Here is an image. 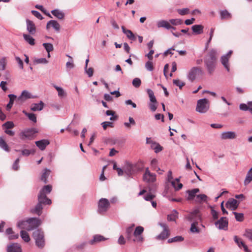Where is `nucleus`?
<instances>
[{
    "label": "nucleus",
    "instance_id": "59",
    "mask_svg": "<svg viewBox=\"0 0 252 252\" xmlns=\"http://www.w3.org/2000/svg\"><path fill=\"white\" fill-rule=\"evenodd\" d=\"M211 215L214 220H217L219 218V213L214 209H211Z\"/></svg>",
    "mask_w": 252,
    "mask_h": 252
},
{
    "label": "nucleus",
    "instance_id": "36",
    "mask_svg": "<svg viewBox=\"0 0 252 252\" xmlns=\"http://www.w3.org/2000/svg\"><path fill=\"white\" fill-rule=\"evenodd\" d=\"M23 37L24 39L31 45H34L35 44L34 39L30 35L24 34Z\"/></svg>",
    "mask_w": 252,
    "mask_h": 252
},
{
    "label": "nucleus",
    "instance_id": "54",
    "mask_svg": "<svg viewBox=\"0 0 252 252\" xmlns=\"http://www.w3.org/2000/svg\"><path fill=\"white\" fill-rule=\"evenodd\" d=\"M141 84V81L139 78H135L132 81V85L136 88H138Z\"/></svg>",
    "mask_w": 252,
    "mask_h": 252
},
{
    "label": "nucleus",
    "instance_id": "23",
    "mask_svg": "<svg viewBox=\"0 0 252 252\" xmlns=\"http://www.w3.org/2000/svg\"><path fill=\"white\" fill-rule=\"evenodd\" d=\"M107 239L105 238L104 237H103V236L102 235H95L94 236V238L93 240H91L90 242H89V243L91 244V245H94L95 244V243H99V242H100L101 241H105Z\"/></svg>",
    "mask_w": 252,
    "mask_h": 252
},
{
    "label": "nucleus",
    "instance_id": "41",
    "mask_svg": "<svg viewBox=\"0 0 252 252\" xmlns=\"http://www.w3.org/2000/svg\"><path fill=\"white\" fill-rule=\"evenodd\" d=\"M198 222H193L191 224L190 231L193 233H199L200 232L199 229L197 227Z\"/></svg>",
    "mask_w": 252,
    "mask_h": 252
},
{
    "label": "nucleus",
    "instance_id": "35",
    "mask_svg": "<svg viewBox=\"0 0 252 252\" xmlns=\"http://www.w3.org/2000/svg\"><path fill=\"white\" fill-rule=\"evenodd\" d=\"M8 96L10 100H9V103L6 105V109L7 110H9L11 108V107L13 104L14 101L15 99V98H16V96L14 94H9L8 95Z\"/></svg>",
    "mask_w": 252,
    "mask_h": 252
},
{
    "label": "nucleus",
    "instance_id": "22",
    "mask_svg": "<svg viewBox=\"0 0 252 252\" xmlns=\"http://www.w3.org/2000/svg\"><path fill=\"white\" fill-rule=\"evenodd\" d=\"M51 173V171L45 168L43 171L40 177V180L43 182L45 184H47L48 183L47 178L49 176Z\"/></svg>",
    "mask_w": 252,
    "mask_h": 252
},
{
    "label": "nucleus",
    "instance_id": "39",
    "mask_svg": "<svg viewBox=\"0 0 252 252\" xmlns=\"http://www.w3.org/2000/svg\"><path fill=\"white\" fill-rule=\"evenodd\" d=\"M0 147L5 151L9 152L10 151L9 147L2 137H0Z\"/></svg>",
    "mask_w": 252,
    "mask_h": 252
},
{
    "label": "nucleus",
    "instance_id": "51",
    "mask_svg": "<svg viewBox=\"0 0 252 252\" xmlns=\"http://www.w3.org/2000/svg\"><path fill=\"white\" fill-rule=\"evenodd\" d=\"M7 64V60L6 58L4 57L0 60V69L3 70L5 68L6 65Z\"/></svg>",
    "mask_w": 252,
    "mask_h": 252
},
{
    "label": "nucleus",
    "instance_id": "28",
    "mask_svg": "<svg viewBox=\"0 0 252 252\" xmlns=\"http://www.w3.org/2000/svg\"><path fill=\"white\" fill-rule=\"evenodd\" d=\"M44 103L40 101L39 103H33L31 105V109L33 111H41L43 108Z\"/></svg>",
    "mask_w": 252,
    "mask_h": 252
},
{
    "label": "nucleus",
    "instance_id": "24",
    "mask_svg": "<svg viewBox=\"0 0 252 252\" xmlns=\"http://www.w3.org/2000/svg\"><path fill=\"white\" fill-rule=\"evenodd\" d=\"M181 177L176 178L174 180L171 182L172 186L174 187L176 191L179 190L183 187V184L179 183Z\"/></svg>",
    "mask_w": 252,
    "mask_h": 252
},
{
    "label": "nucleus",
    "instance_id": "32",
    "mask_svg": "<svg viewBox=\"0 0 252 252\" xmlns=\"http://www.w3.org/2000/svg\"><path fill=\"white\" fill-rule=\"evenodd\" d=\"M252 181V167L249 170L246 175L244 184L245 186L248 185Z\"/></svg>",
    "mask_w": 252,
    "mask_h": 252
},
{
    "label": "nucleus",
    "instance_id": "58",
    "mask_svg": "<svg viewBox=\"0 0 252 252\" xmlns=\"http://www.w3.org/2000/svg\"><path fill=\"white\" fill-rule=\"evenodd\" d=\"M19 161H20L19 158H18L15 160V161L14 162L13 166H12V168L14 170L17 171L18 170L19 167Z\"/></svg>",
    "mask_w": 252,
    "mask_h": 252
},
{
    "label": "nucleus",
    "instance_id": "7",
    "mask_svg": "<svg viewBox=\"0 0 252 252\" xmlns=\"http://www.w3.org/2000/svg\"><path fill=\"white\" fill-rule=\"evenodd\" d=\"M147 92L150 100V102L148 104L149 107L152 111L154 112L156 110L157 108V99L154 95L153 91L152 90L147 89Z\"/></svg>",
    "mask_w": 252,
    "mask_h": 252
},
{
    "label": "nucleus",
    "instance_id": "33",
    "mask_svg": "<svg viewBox=\"0 0 252 252\" xmlns=\"http://www.w3.org/2000/svg\"><path fill=\"white\" fill-rule=\"evenodd\" d=\"M52 14L59 19H63L64 17V14L58 9L53 10L51 11Z\"/></svg>",
    "mask_w": 252,
    "mask_h": 252
},
{
    "label": "nucleus",
    "instance_id": "63",
    "mask_svg": "<svg viewBox=\"0 0 252 252\" xmlns=\"http://www.w3.org/2000/svg\"><path fill=\"white\" fill-rule=\"evenodd\" d=\"M15 60L17 61V62L19 64L20 67L21 69H23V62L22 60L18 57H16Z\"/></svg>",
    "mask_w": 252,
    "mask_h": 252
},
{
    "label": "nucleus",
    "instance_id": "4",
    "mask_svg": "<svg viewBox=\"0 0 252 252\" xmlns=\"http://www.w3.org/2000/svg\"><path fill=\"white\" fill-rule=\"evenodd\" d=\"M32 236L35 240L36 245L39 248H43L45 246V239L43 231L37 229L33 232Z\"/></svg>",
    "mask_w": 252,
    "mask_h": 252
},
{
    "label": "nucleus",
    "instance_id": "57",
    "mask_svg": "<svg viewBox=\"0 0 252 252\" xmlns=\"http://www.w3.org/2000/svg\"><path fill=\"white\" fill-rule=\"evenodd\" d=\"M106 114L107 116L111 115L112 117L110 118V120L111 121L115 120L117 119L116 116H114L115 112L112 110H107L106 112Z\"/></svg>",
    "mask_w": 252,
    "mask_h": 252
},
{
    "label": "nucleus",
    "instance_id": "3",
    "mask_svg": "<svg viewBox=\"0 0 252 252\" xmlns=\"http://www.w3.org/2000/svg\"><path fill=\"white\" fill-rule=\"evenodd\" d=\"M41 224V220L37 218H31L26 221H22L18 222V226L22 229H26L28 231H31Z\"/></svg>",
    "mask_w": 252,
    "mask_h": 252
},
{
    "label": "nucleus",
    "instance_id": "31",
    "mask_svg": "<svg viewBox=\"0 0 252 252\" xmlns=\"http://www.w3.org/2000/svg\"><path fill=\"white\" fill-rule=\"evenodd\" d=\"M193 32L196 34H199L203 32V27L200 25H195L191 27Z\"/></svg>",
    "mask_w": 252,
    "mask_h": 252
},
{
    "label": "nucleus",
    "instance_id": "9",
    "mask_svg": "<svg viewBox=\"0 0 252 252\" xmlns=\"http://www.w3.org/2000/svg\"><path fill=\"white\" fill-rule=\"evenodd\" d=\"M110 207V203L106 198H101L98 203V211L100 214L106 212Z\"/></svg>",
    "mask_w": 252,
    "mask_h": 252
},
{
    "label": "nucleus",
    "instance_id": "20",
    "mask_svg": "<svg viewBox=\"0 0 252 252\" xmlns=\"http://www.w3.org/2000/svg\"><path fill=\"white\" fill-rule=\"evenodd\" d=\"M36 145L41 150L45 149L47 146L50 144V142L47 139H42L35 142Z\"/></svg>",
    "mask_w": 252,
    "mask_h": 252
},
{
    "label": "nucleus",
    "instance_id": "5",
    "mask_svg": "<svg viewBox=\"0 0 252 252\" xmlns=\"http://www.w3.org/2000/svg\"><path fill=\"white\" fill-rule=\"evenodd\" d=\"M209 109V101L206 98L200 99L197 101L196 111L204 113Z\"/></svg>",
    "mask_w": 252,
    "mask_h": 252
},
{
    "label": "nucleus",
    "instance_id": "21",
    "mask_svg": "<svg viewBox=\"0 0 252 252\" xmlns=\"http://www.w3.org/2000/svg\"><path fill=\"white\" fill-rule=\"evenodd\" d=\"M51 26L58 32L60 30V25L59 23L55 20H50L47 23L46 25L47 30H48Z\"/></svg>",
    "mask_w": 252,
    "mask_h": 252
},
{
    "label": "nucleus",
    "instance_id": "8",
    "mask_svg": "<svg viewBox=\"0 0 252 252\" xmlns=\"http://www.w3.org/2000/svg\"><path fill=\"white\" fill-rule=\"evenodd\" d=\"M162 228V231L158 234V240H164L170 235V231L168 226L164 223L158 224Z\"/></svg>",
    "mask_w": 252,
    "mask_h": 252
},
{
    "label": "nucleus",
    "instance_id": "17",
    "mask_svg": "<svg viewBox=\"0 0 252 252\" xmlns=\"http://www.w3.org/2000/svg\"><path fill=\"white\" fill-rule=\"evenodd\" d=\"M7 252H22L21 246L18 243H12L7 246Z\"/></svg>",
    "mask_w": 252,
    "mask_h": 252
},
{
    "label": "nucleus",
    "instance_id": "14",
    "mask_svg": "<svg viewBox=\"0 0 252 252\" xmlns=\"http://www.w3.org/2000/svg\"><path fill=\"white\" fill-rule=\"evenodd\" d=\"M240 204V201L234 198H230L226 203V207L232 211H234L237 209Z\"/></svg>",
    "mask_w": 252,
    "mask_h": 252
},
{
    "label": "nucleus",
    "instance_id": "16",
    "mask_svg": "<svg viewBox=\"0 0 252 252\" xmlns=\"http://www.w3.org/2000/svg\"><path fill=\"white\" fill-rule=\"evenodd\" d=\"M144 181L147 182H153L156 180V175L150 172L148 169H147L143 176Z\"/></svg>",
    "mask_w": 252,
    "mask_h": 252
},
{
    "label": "nucleus",
    "instance_id": "10",
    "mask_svg": "<svg viewBox=\"0 0 252 252\" xmlns=\"http://www.w3.org/2000/svg\"><path fill=\"white\" fill-rule=\"evenodd\" d=\"M37 132V130L33 128L25 130L20 133V138L22 140H25L26 138L31 139Z\"/></svg>",
    "mask_w": 252,
    "mask_h": 252
},
{
    "label": "nucleus",
    "instance_id": "42",
    "mask_svg": "<svg viewBox=\"0 0 252 252\" xmlns=\"http://www.w3.org/2000/svg\"><path fill=\"white\" fill-rule=\"evenodd\" d=\"M184 240V238L181 236H177L172 238L169 239L167 241L168 243H171L173 242H181Z\"/></svg>",
    "mask_w": 252,
    "mask_h": 252
},
{
    "label": "nucleus",
    "instance_id": "13",
    "mask_svg": "<svg viewBox=\"0 0 252 252\" xmlns=\"http://www.w3.org/2000/svg\"><path fill=\"white\" fill-rule=\"evenodd\" d=\"M187 219L190 221H192V222H196L198 223L199 221L201 220V217L199 211L197 209L193 210L189 214Z\"/></svg>",
    "mask_w": 252,
    "mask_h": 252
},
{
    "label": "nucleus",
    "instance_id": "38",
    "mask_svg": "<svg viewBox=\"0 0 252 252\" xmlns=\"http://www.w3.org/2000/svg\"><path fill=\"white\" fill-rule=\"evenodd\" d=\"M178 212L176 210H174L173 213L171 214L168 215L167 216V220L168 221H175L178 218Z\"/></svg>",
    "mask_w": 252,
    "mask_h": 252
},
{
    "label": "nucleus",
    "instance_id": "62",
    "mask_svg": "<svg viewBox=\"0 0 252 252\" xmlns=\"http://www.w3.org/2000/svg\"><path fill=\"white\" fill-rule=\"evenodd\" d=\"M34 62L36 63H47L48 61L45 58H41L35 60Z\"/></svg>",
    "mask_w": 252,
    "mask_h": 252
},
{
    "label": "nucleus",
    "instance_id": "25",
    "mask_svg": "<svg viewBox=\"0 0 252 252\" xmlns=\"http://www.w3.org/2000/svg\"><path fill=\"white\" fill-rule=\"evenodd\" d=\"M163 28L166 30H169L171 28V23L170 20L169 21L166 20H160L158 21V28Z\"/></svg>",
    "mask_w": 252,
    "mask_h": 252
},
{
    "label": "nucleus",
    "instance_id": "48",
    "mask_svg": "<svg viewBox=\"0 0 252 252\" xmlns=\"http://www.w3.org/2000/svg\"><path fill=\"white\" fill-rule=\"evenodd\" d=\"M243 236L252 241V229H246Z\"/></svg>",
    "mask_w": 252,
    "mask_h": 252
},
{
    "label": "nucleus",
    "instance_id": "29",
    "mask_svg": "<svg viewBox=\"0 0 252 252\" xmlns=\"http://www.w3.org/2000/svg\"><path fill=\"white\" fill-rule=\"evenodd\" d=\"M240 109L243 111H249L252 114V101L248 103V105L242 103L240 105Z\"/></svg>",
    "mask_w": 252,
    "mask_h": 252
},
{
    "label": "nucleus",
    "instance_id": "30",
    "mask_svg": "<svg viewBox=\"0 0 252 252\" xmlns=\"http://www.w3.org/2000/svg\"><path fill=\"white\" fill-rule=\"evenodd\" d=\"M199 192V189H194L191 190H188L187 193H188L189 196L188 197V200L193 199L196 196V193Z\"/></svg>",
    "mask_w": 252,
    "mask_h": 252
},
{
    "label": "nucleus",
    "instance_id": "15",
    "mask_svg": "<svg viewBox=\"0 0 252 252\" xmlns=\"http://www.w3.org/2000/svg\"><path fill=\"white\" fill-rule=\"evenodd\" d=\"M232 53V51L230 50L226 55H223L220 59V62L227 71H229V59Z\"/></svg>",
    "mask_w": 252,
    "mask_h": 252
},
{
    "label": "nucleus",
    "instance_id": "43",
    "mask_svg": "<svg viewBox=\"0 0 252 252\" xmlns=\"http://www.w3.org/2000/svg\"><path fill=\"white\" fill-rule=\"evenodd\" d=\"M134 224H133L131 226L127 228L126 230V238L128 240H130L131 237V234L133 230V227Z\"/></svg>",
    "mask_w": 252,
    "mask_h": 252
},
{
    "label": "nucleus",
    "instance_id": "37",
    "mask_svg": "<svg viewBox=\"0 0 252 252\" xmlns=\"http://www.w3.org/2000/svg\"><path fill=\"white\" fill-rule=\"evenodd\" d=\"M20 234L21 238L25 242H29L31 240L29 234L26 231L21 230L20 232Z\"/></svg>",
    "mask_w": 252,
    "mask_h": 252
},
{
    "label": "nucleus",
    "instance_id": "55",
    "mask_svg": "<svg viewBox=\"0 0 252 252\" xmlns=\"http://www.w3.org/2000/svg\"><path fill=\"white\" fill-rule=\"evenodd\" d=\"M152 60H149L145 64V67L149 71H152L154 69L153 64Z\"/></svg>",
    "mask_w": 252,
    "mask_h": 252
},
{
    "label": "nucleus",
    "instance_id": "46",
    "mask_svg": "<svg viewBox=\"0 0 252 252\" xmlns=\"http://www.w3.org/2000/svg\"><path fill=\"white\" fill-rule=\"evenodd\" d=\"M232 213L234 215L237 221L241 222L244 220V214L243 213H239L236 212H232Z\"/></svg>",
    "mask_w": 252,
    "mask_h": 252
},
{
    "label": "nucleus",
    "instance_id": "12",
    "mask_svg": "<svg viewBox=\"0 0 252 252\" xmlns=\"http://www.w3.org/2000/svg\"><path fill=\"white\" fill-rule=\"evenodd\" d=\"M215 224L218 229L226 230L228 228V221L226 217H221L215 222Z\"/></svg>",
    "mask_w": 252,
    "mask_h": 252
},
{
    "label": "nucleus",
    "instance_id": "1",
    "mask_svg": "<svg viewBox=\"0 0 252 252\" xmlns=\"http://www.w3.org/2000/svg\"><path fill=\"white\" fill-rule=\"evenodd\" d=\"M52 189L50 185L44 186L40 190L38 195V203L34 208L31 209V212L40 216L42 213L43 206L50 205L52 203L51 199L47 197V194L50 193Z\"/></svg>",
    "mask_w": 252,
    "mask_h": 252
},
{
    "label": "nucleus",
    "instance_id": "64",
    "mask_svg": "<svg viewBox=\"0 0 252 252\" xmlns=\"http://www.w3.org/2000/svg\"><path fill=\"white\" fill-rule=\"evenodd\" d=\"M6 84L7 82L5 81H2L0 84V87H1L2 90L4 92H5L7 90V88L6 87Z\"/></svg>",
    "mask_w": 252,
    "mask_h": 252
},
{
    "label": "nucleus",
    "instance_id": "60",
    "mask_svg": "<svg viewBox=\"0 0 252 252\" xmlns=\"http://www.w3.org/2000/svg\"><path fill=\"white\" fill-rule=\"evenodd\" d=\"M32 13L34 16H35L38 19H40V20L43 19V18L42 16L41 15V14L39 12H38L37 11H35V10H32Z\"/></svg>",
    "mask_w": 252,
    "mask_h": 252
},
{
    "label": "nucleus",
    "instance_id": "61",
    "mask_svg": "<svg viewBox=\"0 0 252 252\" xmlns=\"http://www.w3.org/2000/svg\"><path fill=\"white\" fill-rule=\"evenodd\" d=\"M101 125H102L104 129H106L108 126L112 127V123L110 122H103Z\"/></svg>",
    "mask_w": 252,
    "mask_h": 252
},
{
    "label": "nucleus",
    "instance_id": "34",
    "mask_svg": "<svg viewBox=\"0 0 252 252\" xmlns=\"http://www.w3.org/2000/svg\"><path fill=\"white\" fill-rule=\"evenodd\" d=\"M220 15L221 19H230L232 17L231 13L226 10L220 11Z\"/></svg>",
    "mask_w": 252,
    "mask_h": 252
},
{
    "label": "nucleus",
    "instance_id": "47",
    "mask_svg": "<svg viewBox=\"0 0 252 252\" xmlns=\"http://www.w3.org/2000/svg\"><path fill=\"white\" fill-rule=\"evenodd\" d=\"M2 127L5 130L13 128L14 127V125L12 122L8 121L3 124L2 126Z\"/></svg>",
    "mask_w": 252,
    "mask_h": 252
},
{
    "label": "nucleus",
    "instance_id": "53",
    "mask_svg": "<svg viewBox=\"0 0 252 252\" xmlns=\"http://www.w3.org/2000/svg\"><path fill=\"white\" fill-rule=\"evenodd\" d=\"M189 9L188 8L179 9L177 10L178 13L181 15H185L189 13Z\"/></svg>",
    "mask_w": 252,
    "mask_h": 252
},
{
    "label": "nucleus",
    "instance_id": "19",
    "mask_svg": "<svg viewBox=\"0 0 252 252\" xmlns=\"http://www.w3.org/2000/svg\"><path fill=\"white\" fill-rule=\"evenodd\" d=\"M26 24L27 29L29 32L31 34H34L36 32V27L33 22L29 19H27Z\"/></svg>",
    "mask_w": 252,
    "mask_h": 252
},
{
    "label": "nucleus",
    "instance_id": "18",
    "mask_svg": "<svg viewBox=\"0 0 252 252\" xmlns=\"http://www.w3.org/2000/svg\"><path fill=\"white\" fill-rule=\"evenodd\" d=\"M236 138V134L234 131H225L220 135V138L222 140L234 139Z\"/></svg>",
    "mask_w": 252,
    "mask_h": 252
},
{
    "label": "nucleus",
    "instance_id": "52",
    "mask_svg": "<svg viewBox=\"0 0 252 252\" xmlns=\"http://www.w3.org/2000/svg\"><path fill=\"white\" fill-rule=\"evenodd\" d=\"M43 46L48 53H50L54 49L53 46L51 43H45L43 44Z\"/></svg>",
    "mask_w": 252,
    "mask_h": 252
},
{
    "label": "nucleus",
    "instance_id": "45",
    "mask_svg": "<svg viewBox=\"0 0 252 252\" xmlns=\"http://www.w3.org/2000/svg\"><path fill=\"white\" fill-rule=\"evenodd\" d=\"M171 25L172 26H178L183 24V21L180 19H170Z\"/></svg>",
    "mask_w": 252,
    "mask_h": 252
},
{
    "label": "nucleus",
    "instance_id": "49",
    "mask_svg": "<svg viewBox=\"0 0 252 252\" xmlns=\"http://www.w3.org/2000/svg\"><path fill=\"white\" fill-rule=\"evenodd\" d=\"M24 113L28 117V118L32 121L34 123L36 122V115L33 113H29L26 112L25 111H23Z\"/></svg>",
    "mask_w": 252,
    "mask_h": 252
},
{
    "label": "nucleus",
    "instance_id": "6",
    "mask_svg": "<svg viewBox=\"0 0 252 252\" xmlns=\"http://www.w3.org/2000/svg\"><path fill=\"white\" fill-rule=\"evenodd\" d=\"M203 74V71L201 67L194 66L192 67L189 71L188 78L190 82H192L197 76L202 75Z\"/></svg>",
    "mask_w": 252,
    "mask_h": 252
},
{
    "label": "nucleus",
    "instance_id": "40",
    "mask_svg": "<svg viewBox=\"0 0 252 252\" xmlns=\"http://www.w3.org/2000/svg\"><path fill=\"white\" fill-rule=\"evenodd\" d=\"M207 196L204 194H201L196 195L195 201L197 202L201 203V202L207 201Z\"/></svg>",
    "mask_w": 252,
    "mask_h": 252
},
{
    "label": "nucleus",
    "instance_id": "50",
    "mask_svg": "<svg viewBox=\"0 0 252 252\" xmlns=\"http://www.w3.org/2000/svg\"><path fill=\"white\" fill-rule=\"evenodd\" d=\"M173 83L176 86L179 87L180 89L185 85V83L181 81L179 79H174L173 80Z\"/></svg>",
    "mask_w": 252,
    "mask_h": 252
},
{
    "label": "nucleus",
    "instance_id": "26",
    "mask_svg": "<svg viewBox=\"0 0 252 252\" xmlns=\"http://www.w3.org/2000/svg\"><path fill=\"white\" fill-rule=\"evenodd\" d=\"M122 29L123 32L126 35L128 38L133 41L136 40V37L130 30H126L124 26L122 27Z\"/></svg>",
    "mask_w": 252,
    "mask_h": 252
},
{
    "label": "nucleus",
    "instance_id": "2",
    "mask_svg": "<svg viewBox=\"0 0 252 252\" xmlns=\"http://www.w3.org/2000/svg\"><path fill=\"white\" fill-rule=\"evenodd\" d=\"M217 52L215 49L211 50L204 58V64L209 74H212L216 67Z\"/></svg>",
    "mask_w": 252,
    "mask_h": 252
},
{
    "label": "nucleus",
    "instance_id": "56",
    "mask_svg": "<svg viewBox=\"0 0 252 252\" xmlns=\"http://www.w3.org/2000/svg\"><path fill=\"white\" fill-rule=\"evenodd\" d=\"M22 154L23 156H28L31 154H34L35 153V151L33 150H29L28 149H24L21 151Z\"/></svg>",
    "mask_w": 252,
    "mask_h": 252
},
{
    "label": "nucleus",
    "instance_id": "27",
    "mask_svg": "<svg viewBox=\"0 0 252 252\" xmlns=\"http://www.w3.org/2000/svg\"><path fill=\"white\" fill-rule=\"evenodd\" d=\"M31 97V94L28 91H24L22 92L21 95L18 98V100L20 102H23Z\"/></svg>",
    "mask_w": 252,
    "mask_h": 252
},
{
    "label": "nucleus",
    "instance_id": "11",
    "mask_svg": "<svg viewBox=\"0 0 252 252\" xmlns=\"http://www.w3.org/2000/svg\"><path fill=\"white\" fill-rule=\"evenodd\" d=\"M144 231V228L142 226H139L136 227L133 235L134 238L133 239V242H142L143 241V237L142 234Z\"/></svg>",
    "mask_w": 252,
    "mask_h": 252
},
{
    "label": "nucleus",
    "instance_id": "44",
    "mask_svg": "<svg viewBox=\"0 0 252 252\" xmlns=\"http://www.w3.org/2000/svg\"><path fill=\"white\" fill-rule=\"evenodd\" d=\"M55 88L58 91V95L60 97H63L66 95V93L64 92L63 89L61 87L55 86Z\"/></svg>",
    "mask_w": 252,
    "mask_h": 252
}]
</instances>
